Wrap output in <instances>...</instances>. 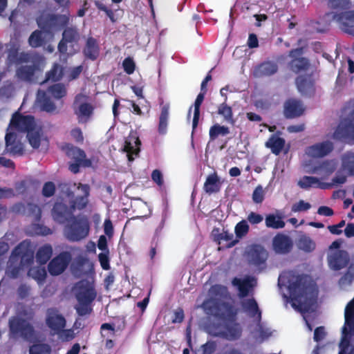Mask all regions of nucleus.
I'll return each instance as SVG.
<instances>
[{
    "label": "nucleus",
    "instance_id": "56",
    "mask_svg": "<svg viewBox=\"0 0 354 354\" xmlns=\"http://www.w3.org/2000/svg\"><path fill=\"white\" fill-rule=\"evenodd\" d=\"M203 103V101L196 97L194 104V117L192 120V129L194 130L198 124L200 118V109Z\"/></svg>",
    "mask_w": 354,
    "mask_h": 354
},
{
    "label": "nucleus",
    "instance_id": "14",
    "mask_svg": "<svg viewBox=\"0 0 354 354\" xmlns=\"http://www.w3.org/2000/svg\"><path fill=\"white\" fill-rule=\"evenodd\" d=\"M304 53L303 48L292 49L289 52V57L292 58L288 66L295 73L306 71L310 68V64L308 58L301 56Z\"/></svg>",
    "mask_w": 354,
    "mask_h": 354
},
{
    "label": "nucleus",
    "instance_id": "28",
    "mask_svg": "<svg viewBox=\"0 0 354 354\" xmlns=\"http://www.w3.org/2000/svg\"><path fill=\"white\" fill-rule=\"evenodd\" d=\"M32 56L28 52H19L18 48H12L8 54V60L16 66L28 64L31 62Z\"/></svg>",
    "mask_w": 354,
    "mask_h": 354
},
{
    "label": "nucleus",
    "instance_id": "41",
    "mask_svg": "<svg viewBox=\"0 0 354 354\" xmlns=\"http://www.w3.org/2000/svg\"><path fill=\"white\" fill-rule=\"evenodd\" d=\"M328 8L333 12H340L348 10L351 6V0H328Z\"/></svg>",
    "mask_w": 354,
    "mask_h": 354
},
{
    "label": "nucleus",
    "instance_id": "6",
    "mask_svg": "<svg viewBox=\"0 0 354 354\" xmlns=\"http://www.w3.org/2000/svg\"><path fill=\"white\" fill-rule=\"evenodd\" d=\"M33 262L32 254L26 249L22 243H19L12 252L8 263L6 274L11 279H17L24 263L31 264Z\"/></svg>",
    "mask_w": 354,
    "mask_h": 354
},
{
    "label": "nucleus",
    "instance_id": "15",
    "mask_svg": "<svg viewBox=\"0 0 354 354\" xmlns=\"http://www.w3.org/2000/svg\"><path fill=\"white\" fill-rule=\"evenodd\" d=\"M71 259V254L68 252L59 253L48 265V270L50 274L52 276L61 274L67 268Z\"/></svg>",
    "mask_w": 354,
    "mask_h": 354
},
{
    "label": "nucleus",
    "instance_id": "26",
    "mask_svg": "<svg viewBox=\"0 0 354 354\" xmlns=\"http://www.w3.org/2000/svg\"><path fill=\"white\" fill-rule=\"evenodd\" d=\"M140 140L135 135H129L124 141V151L127 153L129 161L134 160L133 155L137 156L140 152Z\"/></svg>",
    "mask_w": 354,
    "mask_h": 354
},
{
    "label": "nucleus",
    "instance_id": "10",
    "mask_svg": "<svg viewBox=\"0 0 354 354\" xmlns=\"http://www.w3.org/2000/svg\"><path fill=\"white\" fill-rule=\"evenodd\" d=\"M34 127H35V122L32 115H23L16 112L12 116L7 131H12V130H16L21 133H28Z\"/></svg>",
    "mask_w": 354,
    "mask_h": 354
},
{
    "label": "nucleus",
    "instance_id": "19",
    "mask_svg": "<svg viewBox=\"0 0 354 354\" xmlns=\"http://www.w3.org/2000/svg\"><path fill=\"white\" fill-rule=\"evenodd\" d=\"M212 239L217 244H224V246L227 248H230L234 246L238 242L237 239H234V234L227 231L223 230L221 232L220 229L214 227L211 233Z\"/></svg>",
    "mask_w": 354,
    "mask_h": 354
},
{
    "label": "nucleus",
    "instance_id": "12",
    "mask_svg": "<svg viewBox=\"0 0 354 354\" xmlns=\"http://www.w3.org/2000/svg\"><path fill=\"white\" fill-rule=\"evenodd\" d=\"M51 216L55 222L59 224H66L74 216L73 207L63 202H55L51 209Z\"/></svg>",
    "mask_w": 354,
    "mask_h": 354
},
{
    "label": "nucleus",
    "instance_id": "64",
    "mask_svg": "<svg viewBox=\"0 0 354 354\" xmlns=\"http://www.w3.org/2000/svg\"><path fill=\"white\" fill-rule=\"evenodd\" d=\"M248 221L252 225H257L263 221V216L261 214L251 212L247 217Z\"/></svg>",
    "mask_w": 354,
    "mask_h": 354
},
{
    "label": "nucleus",
    "instance_id": "54",
    "mask_svg": "<svg viewBox=\"0 0 354 354\" xmlns=\"http://www.w3.org/2000/svg\"><path fill=\"white\" fill-rule=\"evenodd\" d=\"M250 227L245 220L239 222L234 228V232L236 238L241 239L245 236L249 232Z\"/></svg>",
    "mask_w": 354,
    "mask_h": 354
},
{
    "label": "nucleus",
    "instance_id": "4",
    "mask_svg": "<svg viewBox=\"0 0 354 354\" xmlns=\"http://www.w3.org/2000/svg\"><path fill=\"white\" fill-rule=\"evenodd\" d=\"M325 28H317V31L324 32L328 29L331 22H335L344 32L354 35V10H346L340 12H327L322 17Z\"/></svg>",
    "mask_w": 354,
    "mask_h": 354
},
{
    "label": "nucleus",
    "instance_id": "52",
    "mask_svg": "<svg viewBox=\"0 0 354 354\" xmlns=\"http://www.w3.org/2000/svg\"><path fill=\"white\" fill-rule=\"evenodd\" d=\"M51 348L48 344H34L29 348V354H50Z\"/></svg>",
    "mask_w": 354,
    "mask_h": 354
},
{
    "label": "nucleus",
    "instance_id": "23",
    "mask_svg": "<svg viewBox=\"0 0 354 354\" xmlns=\"http://www.w3.org/2000/svg\"><path fill=\"white\" fill-rule=\"evenodd\" d=\"M298 91L308 97L314 95L315 92V82L310 76L299 75L295 80Z\"/></svg>",
    "mask_w": 354,
    "mask_h": 354
},
{
    "label": "nucleus",
    "instance_id": "55",
    "mask_svg": "<svg viewBox=\"0 0 354 354\" xmlns=\"http://www.w3.org/2000/svg\"><path fill=\"white\" fill-rule=\"evenodd\" d=\"M35 183L32 179H25L15 184V189L19 194H24L28 188Z\"/></svg>",
    "mask_w": 354,
    "mask_h": 354
},
{
    "label": "nucleus",
    "instance_id": "36",
    "mask_svg": "<svg viewBox=\"0 0 354 354\" xmlns=\"http://www.w3.org/2000/svg\"><path fill=\"white\" fill-rule=\"evenodd\" d=\"M232 284L237 287L240 297H247L253 287L250 277H247L243 279L235 277L232 280Z\"/></svg>",
    "mask_w": 354,
    "mask_h": 354
},
{
    "label": "nucleus",
    "instance_id": "29",
    "mask_svg": "<svg viewBox=\"0 0 354 354\" xmlns=\"http://www.w3.org/2000/svg\"><path fill=\"white\" fill-rule=\"evenodd\" d=\"M170 105L169 103H160V113L159 115L158 132L160 135H165L167 132L169 124Z\"/></svg>",
    "mask_w": 354,
    "mask_h": 354
},
{
    "label": "nucleus",
    "instance_id": "53",
    "mask_svg": "<svg viewBox=\"0 0 354 354\" xmlns=\"http://www.w3.org/2000/svg\"><path fill=\"white\" fill-rule=\"evenodd\" d=\"M216 349V344L214 341H208L205 344L201 345L198 348H196L194 353V354H212Z\"/></svg>",
    "mask_w": 354,
    "mask_h": 354
},
{
    "label": "nucleus",
    "instance_id": "35",
    "mask_svg": "<svg viewBox=\"0 0 354 354\" xmlns=\"http://www.w3.org/2000/svg\"><path fill=\"white\" fill-rule=\"evenodd\" d=\"M298 185L304 189H308L310 187H319L326 189L330 187V185H326L319 181V178L315 176H303L298 182Z\"/></svg>",
    "mask_w": 354,
    "mask_h": 354
},
{
    "label": "nucleus",
    "instance_id": "43",
    "mask_svg": "<svg viewBox=\"0 0 354 354\" xmlns=\"http://www.w3.org/2000/svg\"><path fill=\"white\" fill-rule=\"evenodd\" d=\"M63 68L57 63H55L50 71L46 73L44 82H57L63 77Z\"/></svg>",
    "mask_w": 354,
    "mask_h": 354
},
{
    "label": "nucleus",
    "instance_id": "44",
    "mask_svg": "<svg viewBox=\"0 0 354 354\" xmlns=\"http://www.w3.org/2000/svg\"><path fill=\"white\" fill-rule=\"evenodd\" d=\"M229 127L215 124L212 125L209 131V136L210 141L215 140L219 136H225L230 133Z\"/></svg>",
    "mask_w": 354,
    "mask_h": 354
},
{
    "label": "nucleus",
    "instance_id": "1",
    "mask_svg": "<svg viewBox=\"0 0 354 354\" xmlns=\"http://www.w3.org/2000/svg\"><path fill=\"white\" fill-rule=\"evenodd\" d=\"M203 307L215 317L225 322L224 329L215 328L214 335L227 340H236L242 334L240 324L236 322L237 310L227 302H221L216 299H208L203 301Z\"/></svg>",
    "mask_w": 354,
    "mask_h": 354
},
{
    "label": "nucleus",
    "instance_id": "27",
    "mask_svg": "<svg viewBox=\"0 0 354 354\" xmlns=\"http://www.w3.org/2000/svg\"><path fill=\"white\" fill-rule=\"evenodd\" d=\"M278 71V65L274 61H265L257 66L254 70V75L257 77H268L275 74Z\"/></svg>",
    "mask_w": 354,
    "mask_h": 354
},
{
    "label": "nucleus",
    "instance_id": "34",
    "mask_svg": "<svg viewBox=\"0 0 354 354\" xmlns=\"http://www.w3.org/2000/svg\"><path fill=\"white\" fill-rule=\"evenodd\" d=\"M221 188V183L219 177L216 172L207 176L206 180L203 185L204 191L211 194L219 192Z\"/></svg>",
    "mask_w": 354,
    "mask_h": 354
},
{
    "label": "nucleus",
    "instance_id": "50",
    "mask_svg": "<svg viewBox=\"0 0 354 354\" xmlns=\"http://www.w3.org/2000/svg\"><path fill=\"white\" fill-rule=\"evenodd\" d=\"M28 274L29 277H31L40 283L45 281L46 277V271L44 268L32 267L29 269Z\"/></svg>",
    "mask_w": 354,
    "mask_h": 354
},
{
    "label": "nucleus",
    "instance_id": "45",
    "mask_svg": "<svg viewBox=\"0 0 354 354\" xmlns=\"http://www.w3.org/2000/svg\"><path fill=\"white\" fill-rule=\"evenodd\" d=\"M265 223L267 227L272 229H281L286 225L280 216L274 214H268L266 216Z\"/></svg>",
    "mask_w": 354,
    "mask_h": 354
},
{
    "label": "nucleus",
    "instance_id": "63",
    "mask_svg": "<svg viewBox=\"0 0 354 354\" xmlns=\"http://www.w3.org/2000/svg\"><path fill=\"white\" fill-rule=\"evenodd\" d=\"M98 260L100 263L102 268L104 270H108L111 268L109 263V252L104 253L102 252L98 254Z\"/></svg>",
    "mask_w": 354,
    "mask_h": 354
},
{
    "label": "nucleus",
    "instance_id": "24",
    "mask_svg": "<svg viewBox=\"0 0 354 354\" xmlns=\"http://www.w3.org/2000/svg\"><path fill=\"white\" fill-rule=\"evenodd\" d=\"M330 267L334 270H339L345 268L349 261L348 253L342 250H337L328 258Z\"/></svg>",
    "mask_w": 354,
    "mask_h": 354
},
{
    "label": "nucleus",
    "instance_id": "48",
    "mask_svg": "<svg viewBox=\"0 0 354 354\" xmlns=\"http://www.w3.org/2000/svg\"><path fill=\"white\" fill-rule=\"evenodd\" d=\"M41 131L35 127L27 133L29 144L34 149H38L41 144Z\"/></svg>",
    "mask_w": 354,
    "mask_h": 354
},
{
    "label": "nucleus",
    "instance_id": "16",
    "mask_svg": "<svg viewBox=\"0 0 354 354\" xmlns=\"http://www.w3.org/2000/svg\"><path fill=\"white\" fill-rule=\"evenodd\" d=\"M10 328L12 333L20 335L25 339H30L34 335L32 326L24 319H15L10 321Z\"/></svg>",
    "mask_w": 354,
    "mask_h": 354
},
{
    "label": "nucleus",
    "instance_id": "49",
    "mask_svg": "<svg viewBox=\"0 0 354 354\" xmlns=\"http://www.w3.org/2000/svg\"><path fill=\"white\" fill-rule=\"evenodd\" d=\"M28 44L32 48H38L44 45V38L42 30L33 31L28 38Z\"/></svg>",
    "mask_w": 354,
    "mask_h": 354
},
{
    "label": "nucleus",
    "instance_id": "46",
    "mask_svg": "<svg viewBox=\"0 0 354 354\" xmlns=\"http://www.w3.org/2000/svg\"><path fill=\"white\" fill-rule=\"evenodd\" d=\"M218 114L223 116L224 120L228 123L232 125L234 124L235 120L233 118L232 109L225 102H223L218 106Z\"/></svg>",
    "mask_w": 354,
    "mask_h": 354
},
{
    "label": "nucleus",
    "instance_id": "22",
    "mask_svg": "<svg viewBox=\"0 0 354 354\" xmlns=\"http://www.w3.org/2000/svg\"><path fill=\"white\" fill-rule=\"evenodd\" d=\"M248 256L252 264L259 266L266 263L268 254L262 245L254 244L248 250Z\"/></svg>",
    "mask_w": 354,
    "mask_h": 354
},
{
    "label": "nucleus",
    "instance_id": "20",
    "mask_svg": "<svg viewBox=\"0 0 354 354\" xmlns=\"http://www.w3.org/2000/svg\"><path fill=\"white\" fill-rule=\"evenodd\" d=\"M333 150V145L330 141L317 143L307 147L306 153L313 158H322Z\"/></svg>",
    "mask_w": 354,
    "mask_h": 354
},
{
    "label": "nucleus",
    "instance_id": "17",
    "mask_svg": "<svg viewBox=\"0 0 354 354\" xmlns=\"http://www.w3.org/2000/svg\"><path fill=\"white\" fill-rule=\"evenodd\" d=\"M6 149L2 154L9 153L12 156H21L24 154V145L17 138L16 133L8 131L5 136Z\"/></svg>",
    "mask_w": 354,
    "mask_h": 354
},
{
    "label": "nucleus",
    "instance_id": "31",
    "mask_svg": "<svg viewBox=\"0 0 354 354\" xmlns=\"http://www.w3.org/2000/svg\"><path fill=\"white\" fill-rule=\"evenodd\" d=\"M336 166L337 164L334 160H324L317 165L313 166L310 173L313 174L330 175L334 172Z\"/></svg>",
    "mask_w": 354,
    "mask_h": 354
},
{
    "label": "nucleus",
    "instance_id": "25",
    "mask_svg": "<svg viewBox=\"0 0 354 354\" xmlns=\"http://www.w3.org/2000/svg\"><path fill=\"white\" fill-rule=\"evenodd\" d=\"M77 189H80L83 194L82 196H77L71 202L70 205L73 207V212H75L76 209L79 210L84 209L88 203V196L90 194L89 185L87 184L79 183Z\"/></svg>",
    "mask_w": 354,
    "mask_h": 354
},
{
    "label": "nucleus",
    "instance_id": "39",
    "mask_svg": "<svg viewBox=\"0 0 354 354\" xmlns=\"http://www.w3.org/2000/svg\"><path fill=\"white\" fill-rule=\"evenodd\" d=\"M53 248L50 245L46 244L39 248L36 253V261L40 265L46 264L50 259Z\"/></svg>",
    "mask_w": 354,
    "mask_h": 354
},
{
    "label": "nucleus",
    "instance_id": "13",
    "mask_svg": "<svg viewBox=\"0 0 354 354\" xmlns=\"http://www.w3.org/2000/svg\"><path fill=\"white\" fill-rule=\"evenodd\" d=\"M80 39V34L78 28L75 26L64 27L62 32V38L58 44V50L62 54H66L68 50V44L72 46L77 44Z\"/></svg>",
    "mask_w": 354,
    "mask_h": 354
},
{
    "label": "nucleus",
    "instance_id": "18",
    "mask_svg": "<svg viewBox=\"0 0 354 354\" xmlns=\"http://www.w3.org/2000/svg\"><path fill=\"white\" fill-rule=\"evenodd\" d=\"M305 109L301 100L290 98L288 99L283 105V115L287 119H292L300 117L303 115Z\"/></svg>",
    "mask_w": 354,
    "mask_h": 354
},
{
    "label": "nucleus",
    "instance_id": "33",
    "mask_svg": "<svg viewBox=\"0 0 354 354\" xmlns=\"http://www.w3.org/2000/svg\"><path fill=\"white\" fill-rule=\"evenodd\" d=\"M83 53L86 58L91 60H95L98 57L100 48L95 38L90 37L87 39Z\"/></svg>",
    "mask_w": 354,
    "mask_h": 354
},
{
    "label": "nucleus",
    "instance_id": "38",
    "mask_svg": "<svg viewBox=\"0 0 354 354\" xmlns=\"http://www.w3.org/2000/svg\"><path fill=\"white\" fill-rule=\"evenodd\" d=\"M94 107L87 102L82 103L77 110L75 111L79 122H86L93 115Z\"/></svg>",
    "mask_w": 354,
    "mask_h": 354
},
{
    "label": "nucleus",
    "instance_id": "8",
    "mask_svg": "<svg viewBox=\"0 0 354 354\" xmlns=\"http://www.w3.org/2000/svg\"><path fill=\"white\" fill-rule=\"evenodd\" d=\"M38 26L45 32L50 33L55 30H59L68 25L70 15L52 14L42 12L37 18Z\"/></svg>",
    "mask_w": 354,
    "mask_h": 354
},
{
    "label": "nucleus",
    "instance_id": "61",
    "mask_svg": "<svg viewBox=\"0 0 354 354\" xmlns=\"http://www.w3.org/2000/svg\"><path fill=\"white\" fill-rule=\"evenodd\" d=\"M311 205L309 203L300 200L292 205L291 210L293 212H305L310 209Z\"/></svg>",
    "mask_w": 354,
    "mask_h": 354
},
{
    "label": "nucleus",
    "instance_id": "30",
    "mask_svg": "<svg viewBox=\"0 0 354 354\" xmlns=\"http://www.w3.org/2000/svg\"><path fill=\"white\" fill-rule=\"evenodd\" d=\"M241 306L244 311L248 313L251 317L256 318L257 322H261V311L255 299L250 298L243 300L241 303Z\"/></svg>",
    "mask_w": 354,
    "mask_h": 354
},
{
    "label": "nucleus",
    "instance_id": "9",
    "mask_svg": "<svg viewBox=\"0 0 354 354\" xmlns=\"http://www.w3.org/2000/svg\"><path fill=\"white\" fill-rule=\"evenodd\" d=\"M344 317L345 323L342 328L339 354H346V350L350 346L351 334L354 335V299L347 304Z\"/></svg>",
    "mask_w": 354,
    "mask_h": 354
},
{
    "label": "nucleus",
    "instance_id": "51",
    "mask_svg": "<svg viewBox=\"0 0 354 354\" xmlns=\"http://www.w3.org/2000/svg\"><path fill=\"white\" fill-rule=\"evenodd\" d=\"M299 248L305 252H312L315 248V242L307 236H302L298 241Z\"/></svg>",
    "mask_w": 354,
    "mask_h": 354
},
{
    "label": "nucleus",
    "instance_id": "5",
    "mask_svg": "<svg viewBox=\"0 0 354 354\" xmlns=\"http://www.w3.org/2000/svg\"><path fill=\"white\" fill-rule=\"evenodd\" d=\"M90 229L88 218L85 215H78L66 224L64 235L70 242H79L88 236Z\"/></svg>",
    "mask_w": 354,
    "mask_h": 354
},
{
    "label": "nucleus",
    "instance_id": "42",
    "mask_svg": "<svg viewBox=\"0 0 354 354\" xmlns=\"http://www.w3.org/2000/svg\"><path fill=\"white\" fill-rule=\"evenodd\" d=\"M342 167L349 176H354V153L347 151L342 156Z\"/></svg>",
    "mask_w": 354,
    "mask_h": 354
},
{
    "label": "nucleus",
    "instance_id": "11",
    "mask_svg": "<svg viewBox=\"0 0 354 354\" xmlns=\"http://www.w3.org/2000/svg\"><path fill=\"white\" fill-rule=\"evenodd\" d=\"M46 324L55 334H60L66 325L65 317L57 308H49L46 310Z\"/></svg>",
    "mask_w": 354,
    "mask_h": 354
},
{
    "label": "nucleus",
    "instance_id": "58",
    "mask_svg": "<svg viewBox=\"0 0 354 354\" xmlns=\"http://www.w3.org/2000/svg\"><path fill=\"white\" fill-rule=\"evenodd\" d=\"M28 210L29 214L34 217V220L37 222L39 221L41 218V209L35 204L29 203L28 205Z\"/></svg>",
    "mask_w": 354,
    "mask_h": 354
},
{
    "label": "nucleus",
    "instance_id": "21",
    "mask_svg": "<svg viewBox=\"0 0 354 354\" xmlns=\"http://www.w3.org/2000/svg\"><path fill=\"white\" fill-rule=\"evenodd\" d=\"M292 241L290 238L283 234H278L272 241L273 249L278 254H288L292 248Z\"/></svg>",
    "mask_w": 354,
    "mask_h": 354
},
{
    "label": "nucleus",
    "instance_id": "47",
    "mask_svg": "<svg viewBox=\"0 0 354 354\" xmlns=\"http://www.w3.org/2000/svg\"><path fill=\"white\" fill-rule=\"evenodd\" d=\"M47 91L57 100H59L66 95V87L62 83H57L50 86Z\"/></svg>",
    "mask_w": 354,
    "mask_h": 354
},
{
    "label": "nucleus",
    "instance_id": "37",
    "mask_svg": "<svg viewBox=\"0 0 354 354\" xmlns=\"http://www.w3.org/2000/svg\"><path fill=\"white\" fill-rule=\"evenodd\" d=\"M286 141L284 138H281L276 134H272L266 142L267 148L270 149L272 153L279 155L285 146Z\"/></svg>",
    "mask_w": 354,
    "mask_h": 354
},
{
    "label": "nucleus",
    "instance_id": "40",
    "mask_svg": "<svg viewBox=\"0 0 354 354\" xmlns=\"http://www.w3.org/2000/svg\"><path fill=\"white\" fill-rule=\"evenodd\" d=\"M38 101L40 104L41 109L47 113H53L56 109L55 103L50 100L46 92L43 91L41 93H38Z\"/></svg>",
    "mask_w": 354,
    "mask_h": 354
},
{
    "label": "nucleus",
    "instance_id": "3",
    "mask_svg": "<svg viewBox=\"0 0 354 354\" xmlns=\"http://www.w3.org/2000/svg\"><path fill=\"white\" fill-rule=\"evenodd\" d=\"M75 298L77 304L74 308L80 317L88 316L93 312L92 303L97 297L94 287L88 281L82 280L75 285Z\"/></svg>",
    "mask_w": 354,
    "mask_h": 354
},
{
    "label": "nucleus",
    "instance_id": "57",
    "mask_svg": "<svg viewBox=\"0 0 354 354\" xmlns=\"http://www.w3.org/2000/svg\"><path fill=\"white\" fill-rule=\"evenodd\" d=\"M95 6L99 10L104 12L111 22L114 23L115 21L114 12L111 9L109 8L100 1H95Z\"/></svg>",
    "mask_w": 354,
    "mask_h": 354
},
{
    "label": "nucleus",
    "instance_id": "60",
    "mask_svg": "<svg viewBox=\"0 0 354 354\" xmlns=\"http://www.w3.org/2000/svg\"><path fill=\"white\" fill-rule=\"evenodd\" d=\"M122 66L124 68V71L125 73L128 75H131L133 73L135 68H136V64L133 59L130 57H126L123 62H122Z\"/></svg>",
    "mask_w": 354,
    "mask_h": 354
},
{
    "label": "nucleus",
    "instance_id": "32",
    "mask_svg": "<svg viewBox=\"0 0 354 354\" xmlns=\"http://www.w3.org/2000/svg\"><path fill=\"white\" fill-rule=\"evenodd\" d=\"M37 68L35 64L20 66L16 69V76L21 81L30 82L33 80Z\"/></svg>",
    "mask_w": 354,
    "mask_h": 354
},
{
    "label": "nucleus",
    "instance_id": "7",
    "mask_svg": "<svg viewBox=\"0 0 354 354\" xmlns=\"http://www.w3.org/2000/svg\"><path fill=\"white\" fill-rule=\"evenodd\" d=\"M62 149L65 152L66 156L73 160L68 165V169L73 174H78L80 167H91L92 161L86 158L85 151L71 143H65Z\"/></svg>",
    "mask_w": 354,
    "mask_h": 354
},
{
    "label": "nucleus",
    "instance_id": "59",
    "mask_svg": "<svg viewBox=\"0 0 354 354\" xmlns=\"http://www.w3.org/2000/svg\"><path fill=\"white\" fill-rule=\"evenodd\" d=\"M56 187L54 183L48 181L44 183L42 188V195L49 198L53 196L55 193Z\"/></svg>",
    "mask_w": 354,
    "mask_h": 354
},
{
    "label": "nucleus",
    "instance_id": "2",
    "mask_svg": "<svg viewBox=\"0 0 354 354\" xmlns=\"http://www.w3.org/2000/svg\"><path fill=\"white\" fill-rule=\"evenodd\" d=\"M280 287H286L293 304L301 306L313 295L315 287L308 275L289 270L283 272L278 279Z\"/></svg>",
    "mask_w": 354,
    "mask_h": 354
},
{
    "label": "nucleus",
    "instance_id": "62",
    "mask_svg": "<svg viewBox=\"0 0 354 354\" xmlns=\"http://www.w3.org/2000/svg\"><path fill=\"white\" fill-rule=\"evenodd\" d=\"M264 199V191L261 185H258L252 193V200L255 203H261Z\"/></svg>",
    "mask_w": 354,
    "mask_h": 354
}]
</instances>
